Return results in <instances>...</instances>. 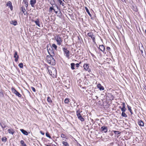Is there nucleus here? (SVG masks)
<instances>
[{
	"instance_id": "nucleus-1",
	"label": "nucleus",
	"mask_w": 146,
	"mask_h": 146,
	"mask_svg": "<svg viewBox=\"0 0 146 146\" xmlns=\"http://www.w3.org/2000/svg\"><path fill=\"white\" fill-rule=\"evenodd\" d=\"M54 38V40L56 41L57 44L58 45H62V43L63 41V38L61 35L56 34Z\"/></svg>"
},
{
	"instance_id": "nucleus-2",
	"label": "nucleus",
	"mask_w": 146,
	"mask_h": 146,
	"mask_svg": "<svg viewBox=\"0 0 146 146\" xmlns=\"http://www.w3.org/2000/svg\"><path fill=\"white\" fill-rule=\"evenodd\" d=\"M48 70L50 74L54 78H56L57 74L56 69L53 67H49Z\"/></svg>"
},
{
	"instance_id": "nucleus-3",
	"label": "nucleus",
	"mask_w": 146,
	"mask_h": 146,
	"mask_svg": "<svg viewBox=\"0 0 146 146\" xmlns=\"http://www.w3.org/2000/svg\"><path fill=\"white\" fill-rule=\"evenodd\" d=\"M46 59L49 64L52 65H55V60L53 57L48 55L46 56Z\"/></svg>"
},
{
	"instance_id": "nucleus-4",
	"label": "nucleus",
	"mask_w": 146,
	"mask_h": 146,
	"mask_svg": "<svg viewBox=\"0 0 146 146\" xmlns=\"http://www.w3.org/2000/svg\"><path fill=\"white\" fill-rule=\"evenodd\" d=\"M62 50L64 52V55L68 59H69L70 57V52L67 49V48H62Z\"/></svg>"
},
{
	"instance_id": "nucleus-5",
	"label": "nucleus",
	"mask_w": 146,
	"mask_h": 146,
	"mask_svg": "<svg viewBox=\"0 0 146 146\" xmlns=\"http://www.w3.org/2000/svg\"><path fill=\"white\" fill-rule=\"evenodd\" d=\"M11 90L12 92L19 97L21 98V95L15 88H11Z\"/></svg>"
},
{
	"instance_id": "nucleus-6",
	"label": "nucleus",
	"mask_w": 146,
	"mask_h": 146,
	"mask_svg": "<svg viewBox=\"0 0 146 146\" xmlns=\"http://www.w3.org/2000/svg\"><path fill=\"white\" fill-rule=\"evenodd\" d=\"M87 35L89 37H91L92 39L93 42H94V43H95V36L94 35H93V33L91 32L88 33L87 34Z\"/></svg>"
},
{
	"instance_id": "nucleus-7",
	"label": "nucleus",
	"mask_w": 146,
	"mask_h": 146,
	"mask_svg": "<svg viewBox=\"0 0 146 146\" xmlns=\"http://www.w3.org/2000/svg\"><path fill=\"white\" fill-rule=\"evenodd\" d=\"M52 50H51L50 49H49V50H48V53L49 54L50 56H52L53 57L54 56L55 54L53 50L52 49Z\"/></svg>"
},
{
	"instance_id": "nucleus-8",
	"label": "nucleus",
	"mask_w": 146,
	"mask_h": 146,
	"mask_svg": "<svg viewBox=\"0 0 146 146\" xmlns=\"http://www.w3.org/2000/svg\"><path fill=\"white\" fill-rule=\"evenodd\" d=\"M6 6L10 8L11 11L13 9V7L12 5L11 2L10 1H9L6 4Z\"/></svg>"
},
{
	"instance_id": "nucleus-9",
	"label": "nucleus",
	"mask_w": 146,
	"mask_h": 146,
	"mask_svg": "<svg viewBox=\"0 0 146 146\" xmlns=\"http://www.w3.org/2000/svg\"><path fill=\"white\" fill-rule=\"evenodd\" d=\"M84 69L86 70H88L89 72L91 71L90 69H88L89 67V65L88 64H85L83 66Z\"/></svg>"
},
{
	"instance_id": "nucleus-10",
	"label": "nucleus",
	"mask_w": 146,
	"mask_h": 146,
	"mask_svg": "<svg viewBox=\"0 0 146 146\" xmlns=\"http://www.w3.org/2000/svg\"><path fill=\"white\" fill-rule=\"evenodd\" d=\"M30 4L32 7H35V5L36 3V0H31Z\"/></svg>"
},
{
	"instance_id": "nucleus-11",
	"label": "nucleus",
	"mask_w": 146,
	"mask_h": 146,
	"mask_svg": "<svg viewBox=\"0 0 146 146\" xmlns=\"http://www.w3.org/2000/svg\"><path fill=\"white\" fill-rule=\"evenodd\" d=\"M101 130L104 133H106L108 131V128L106 126H103L101 127Z\"/></svg>"
},
{
	"instance_id": "nucleus-12",
	"label": "nucleus",
	"mask_w": 146,
	"mask_h": 146,
	"mask_svg": "<svg viewBox=\"0 0 146 146\" xmlns=\"http://www.w3.org/2000/svg\"><path fill=\"white\" fill-rule=\"evenodd\" d=\"M14 57L15 58V60L17 62L18 61L19 58V56L17 55V51L15 52L14 54Z\"/></svg>"
},
{
	"instance_id": "nucleus-13",
	"label": "nucleus",
	"mask_w": 146,
	"mask_h": 146,
	"mask_svg": "<svg viewBox=\"0 0 146 146\" xmlns=\"http://www.w3.org/2000/svg\"><path fill=\"white\" fill-rule=\"evenodd\" d=\"M97 87L100 91H102L104 90V88L103 86H102L100 84H98Z\"/></svg>"
},
{
	"instance_id": "nucleus-14",
	"label": "nucleus",
	"mask_w": 146,
	"mask_h": 146,
	"mask_svg": "<svg viewBox=\"0 0 146 146\" xmlns=\"http://www.w3.org/2000/svg\"><path fill=\"white\" fill-rule=\"evenodd\" d=\"M122 108H121V111L122 112H125L126 110V109L125 108V103L124 102L122 104Z\"/></svg>"
},
{
	"instance_id": "nucleus-15",
	"label": "nucleus",
	"mask_w": 146,
	"mask_h": 146,
	"mask_svg": "<svg viewBox=\"0 0 146 146\" xmlns=\"http://www.w3.org/2000/svg\"><path fill=\"white\" fill-rule=\"evenodd\" d=\"M36 24V25H37L39 27H40V21L38 19H37L36 21H33Z\"/></svg>"
},
{
	"instance_id": "nucleus-16",
	"label": "nucleus",
	"mask_w": 146,
	"mask_h": 146,
	"mask_svg": "<svg viewBox=\"0 0 146 146\" xmlns=\"http://www.w3.org/2000/svg\"><path fill=\"white\" fill-rule=\"evenodd\" d=\"M138 124L139 125L141 126H144V123L141 120H138Z\"/></svg>"
},
{
	"instance_id": "nucleus-17",
	"label": "nucleus",
	"mask_w": 146,
	"mask_h": 146,
	"mask_svg": "<svg viewBox=\"0 0 146 146\" xmlns=\"http://www.w3.org/2000/svg\"><path fill=\"white\" fill-rule=\"evenodd\" d=\"M20 131L24 135H28V132L24 130V129H21Z\"/></svg>"
},
{
	"instance_id": "nucleus-18",
	"label": "nucleus",
	"mask_w": 146,
	"mask_h": 146,
	"mask_svg": "<svg viewBox=\"0 0 146 146\" xmlns=\"http://www.w3.org/2000/svg\"><path fill=\"white\" fill-rule=\"evenodd\" d=\"M99 48L102 52H104L105 50V48L104 46L103 45H100Z\"/></svg>"
},
{
	"instance_id": "nucleus-19",
	"label": "nucleus",
	"mask_w": 146,
	"mask_h": 146,
	"mask_svg": "<svg viewBox=\"0 0 146 146\" xmlns=\"http://www.w3.org/2000/svg\"><path fill=\"white\" fill-rule=\"evenodd\" d=\"M21 10L24 15H26L27 14V13L26 11V10L24 7H21Z\"/></svg>"
},
{
	"instance_id": "nucleus-20",
	"label": "nucleus",
	"mask_w": 146,
	"mask_h": 146,
	"mask_svg": "<svg viewBox=\"0 0 146 146\" xmlns=\"http://www.w3.org/2000/svg\"><path fill=\"white\" fill-rule=\"evenodd\" d=\"M9 133L13 135L14 132L13 130L12 129H9L8 130Z\"/></svg>"
},
{
	"instance_id": "nucleus-21",
	"label": "nucleus",
	"mask_w": 146,
	"mask_h": 146,
	"mask_svg": "<svg viewBox=\"0 0 146 146\" xmlns=\"http://www.w3.org/2000/svg\"><path fill=\"white\" fill-rule=\"evenodd\" d=\"M47 101L50 104H51L52 103V102L51 98L49 96L47 97Z\"/></svg>"
},
{
	"instance_id": "nucleus-22",
	"label": "nucleus",
	"mask_w": 146,
	"mask_h": 146,
	"mask_svg": "<svg viewBox=\"0 0 146 146\" xmlns=\"http://www.w3.org/2000/svg\"><path fill=\"white\" fill-rule=\"evenodd\" d=\"M52 48H54V49L55 50H57V47L56 45L55 44L53 43L52 44Z\"/></svg>"
},
{
	"instance_id": "nucleus-23",
	"label": "nucleus",
	"mask_w": 146,
	"mask_h": 146,
	"mask_svg": "<svg viewBox=\"0 0 146 146\" xmlns=\"http://www.w3.org/2000/svg\"><path fill=\"white\" fill-rule=\"evenodd\" d=\"M10 23L11 24H13L14 25H17V21H11L10 22Z\"/></svg>"
},
{
	"instance_id": "nucleus-24",
	"label": "nucleus",
	"mask_w": 146,
	"mask_h": 146,
	"mask_svg": "<svg viewBox=\"0 0 146 146\" xmlns=\"http://www.w3.org/2000/svg\"><path fill=\"white\" fill-rule=\"evenodd\" d=\"M85 8L86 10V12L88 13V14L89 15V16H90V17H91L92 15L90 13L88 8L86 7H85Z\"/></svg>"
},
{
	"instance_id": "nucleus-25",
	"label": "nucleus",
	"mask_w": 146,
	"mask_h": 146,
	"mask_svg": "<svg viewBox=\"0 0 146 146\" xmlns=\"http://www.w3.org/2000/svg\"><path fill=\"white\" fill-rule=\"evenodd\" d=\"M71 66V68L72 70H73L75 69V64L74 63H71L70 64Z\"/></svg>"
},
{
	"instance_id": "nucleus-26",
	"label": "nucleus",
	"mask_w": 146,
	"mask_h": 146,
	"mask_svg": "<svg viewBox=\"0 0 146 146\" xmlns=\"http://www.w3.org/2000/svg\"><path fill=\"white\" fill-rule=\"evenodd\" d=\"M48 1L50 4L52 5L55 3V2L54 0H48Z\"/></svg>"
},
{
	"instance_id": "nucleus-27",
	"label": "nucleus",
	"mask_w": 146,
	"mask_h": 146,
	"mask_svg": "<svg viewBox=\"0 0 146 146\" xmlns=\"http://www.w3.org/2000/svg\"><path fill=\"white\" fill-rule=\"evenodd\" d=\"M23 2L25 4V7L27 8L28 6V2L27 0H23Z\"/></svg>"
},
{
	"instance_id": "nucleus-28",
	"label": "nucleus",
	"mask_w": 146,
	"mask_h": 146,
	"mask_svg": "<svg viewBox=\"0 0 146 146\" xmlns=\"http://www.w3.org/2000/svg\"><path fill=\"white\" fill-rule=\"evenodd\" d=\"M127 108H128V110L131 113V114H133V113H132V110L131 109V107L130 106H129L128 105H127Z\"/></svg>"
},
{
	"instance_id": "nucleus-29",
	"label": "nucleus",
	"mask_w": 146,
	"mask_h": 146,
	"mask_svg": "<svg viewBox=\"0 0 146 146\" xmlns=\"http://www.w3.org/2000/svg\"><path fill=\"white\" fill-rule=\"evenodd\" d=\"M110 97V98L109 100H113V96L111 94H109L108 96H107L106 97Z\"/></svg>"
},
{
	"instance_id": "nucleus-30",
	"label": "nucleus",
	"mask_w": 146,
	"mask_h": 146,
	"mask_svg": "<svg viewBox=\"0 0 146 146\" xmlns=\"http://www.w3.org/2000/svg\"><path fill=\"white\" fill-rule=\"evenodd\" d=\"M62 143L65 146H69V145L68 143L66 142L62 141Z\"/></svg>"
},
{
	"instance_id": "nucleus-31",
	"label": "nucleus",
	"mask_w": 146,
	"mask_h": 146,
	"mask_svg": "<svg viewBox=\"0 0 146 146\" xmlns=\"http://www.w3.org/2000/svg\"><path fill=\"white\" fill-rule=\"evenodd\" d=\"M0 125H1V126L2 127L3 129H4L5 128V127H7V126L6 125H5L4 123H1Z\"/></svg>"
},
{
	"instance_id": "nucleus-32",
	"label": "nucleus",
	"mask_w": 146,
	"mask_h": 146,
	"mask_svg": "<svg viewBox=\"0 0 146 146\" xmlns=\"http://www.w3.org/2000/svg\"><path fill=\"white\" fill-rule=\"evenodd\" d=\"M78 118L81 121H83L84 120V119L81 116L78 117Z\"/></svg>"
},
{
	"instance_id": "nucleus-33",
	"label": "nucleus",
	"mask_w": 146,
	"mask_h": 146,
	"mask_svg": "<svg viewBox=\"0 0 146 146\" xmlns=\"http://www.w3.org/2000/svg\"><path fill=\"white\" fill-rule=\"evenodd\" d=\"M69 102V99L68 98H66L64 101V102L66 104H67Z\"/></svg>"
},
{
	"instance_id": "nucleus-34",
	"label": "nucleus",
	"mask_w": 146,
	"mask_h": 146,
	"mask_svg": "<svg viewBox=\"0 0 146 146\" xmlns=\"http://www.w3.org/2000/svg\"><path fill=\"white\" fill-rule=\"evenodd\" d=\"M20 143L22 146H25V145H26V144L25 143L24 141L23 140H22L21 141Z\"/></svg>"
},
{
	"instance_id": "nucleus-35",
	"label": "nucleus",
	"mask_w": 146,
	"mask_h": 146,
	"mask_svg": "<svg viewBox=\"0 0 146 146\" xmlns=\"http://www.w3.org/2000/svg\"><path fill=\"white\" fill-rule=\"evenodd\" d=\"M53 9H54V8H53V6L52 7H50L49 10V12L50 13H51L52 11V10H53Z\"/></svg>"
},
{
	"instance_id": "nucleus-36",
	"label": "nucleus",
	"mask_w": 146,
	"mask_h": 146,
	"mask_svg": "<svg viewBox=\"0 0 146 146\" xmlns=\"http://www.w3.org/2000/svg\"><path fill=\"white\" fill-rule=\"evenodd\" d=\"M125 112H122L121 113V115L123 117H126L127 116L126 114H125Z\"/></svg>"
},
{
	"instance_id": "nucleus-37",
	"label": "nucleus",
	"mask_w": 146,
	"mask_h": 146,
	"mask_svg": "<svg viewBox=\"0 0 146 146\" xmlns=\"http://www.w3.org/2000/svg\"><path fill=\"white\" fill-rule=\"evenodd\" d=\"M113 131L116 134H119L121 133V132L119 131Z\"/></svg>"
},
{
	"instance_id": "nucleus-38",
	"label": "nucleus",
	"mask_w": 146,
	"mask_h": 146,
	"mask_svg": "<svg viewBox=\"0 0 146 146\" xmlns=\"http://www.w3.org/2000/svg\"><path fill=\"white\" fill-rule=\"evenodd\" d=\"M7 140V138L5 137H3L2 138V141L4 142H5Z\"/></svg>"
},
{
	"instance_id": "nucleus-39",
	"label": "nucleus",
	"mask_w": 146,
	"mask_h": 146,
	"mask_svg": "<svg viewBox=\"0 0 146 146\" xmlns=\"http://www.w3.org/2000/svg\"><path fill=\"white\" fill-rule=\"evenodd\" d=\"M18 66L21 68H22L23 67V64L22 63L19 64Z\"/></svg>"
},
{
	"instance_id": "nucleus-40",
	"label": "nucleus",
	"mask_w": 146,
	"mask_h": 146,
	"mask_svg": "<svg viewBox=\"0 0 146 146\" xmlns=\"http://www.w3.org/2000/svg\"><path fill=\"white\" fill-rule=\"evenodd\" d=\"M46 135L47 137H49V138H51V137L50 135H49V133H46Z\"/></svg>"
},
{
	"instance_id": "nucleus-41",
	"label": "nucleus",
	"mask_w": 146,
	"mask_h": 146,
	"mask_svg": "<svg viewBox=\"0 0 146 146\" xmlns=\"http://www.w3.org/2000/svg\"><path fill=\"white\" fill-rule=\"evenodd\" d=\"M31 88L32 89V90L34 92H36V90L35 89V88L33 87H31Z\"/></svg>"
},
{
	"instance_id": "nucleus-42",
	"label": "nucleus",
	"mask_w": 146,
	"mask_h": 146,
	"mask_svg": "<svg viewBox=\"0 0 146 146\" xmlns=\"http://www.w3.org/2000/svg\"><path fill=\"white\" fill-rule=\"evenodd\" d=\"M3 96V92L0 90V96Z\"/></svg>"
},
{
	"instance_id": "nucleus-43",
	"label": "nucleus",
	"mask_w": 146,
	"mask_h": 146,
	"mask_svg": "<svg viewBox=\"0 0 146 146\" xmlns=\"http://www.w3.org/2000/svg\"><path fill=\"white\" fill-rule=\"evenodd\" d=\"M76 115L78 117L81 116L80 113H77L76 114Z\"/></svg>"
},
{
	"instance_id": "nucleus-44",
	"label": "nucleus",
	"mask_w": 146,
	"mask_h": 146,
	"mask_svg": "<svg viewBox=\"0 0 146 146\" xmlns=\"http://www.w3.org/2000/svg\"><path fill=\"white\" fill-rule=\"evenodd\" d=\"M61 137L62 138H65V136L63 134H62L61 135Z\"/></svg>"
},
{
	"instance_id": "nucleus-45",
	"label": "nucleus",
	"mask_w": 146,
	"mask_h": 146,
	"mask_svg": "<svg viewBox=\"0 0 146 146\" xmlns=\"http://www.w3.org/2000/svg\"><path fill=\"white\" fill-rule=\"evenodd\" d=\"M58 15L60 17L62 16V13L60 11H59L58 13Z\"/></svg>"
},
{
	"instance_id": "nucleus-46",
	"label": "nucleus",
	"mask_w": 146,
	"mask_h": 146,
	"mask_svg": "<svg viewBox=\"0 0 146 146\" xmlns=\"http://www.w3.org/2000/svg\"><path fill=\"white\" fill-rule=\"evenodd\" d=\"M58 1H59L60 5H61L62 3V2L61 0H58Z\"/></svg>"
},
{
	"instance_id": "nucleus-47",
	"label": "nucleus",
	"mask_w": 146,
	"mask_h": 146,
	"mask_svg": "<svg viewBox=\"0 0 146 146\" xmlns=\"http://www.w3.org/2000/svg\"><path fill=\"white\" fill-rule=\"evenodd\" d=\"M75 65L76 66V67H78L79 66V63H77L75 64Z\"/></svg>"
},
{
	"instance_id": "nucleus-48",
	"label": "nucleus",
	"mask_w": 146,
	"mask_h": 146,
	"mask_svg": "<svg viewBox=\"0 0 146 146\" xmlns=\"http://www.w3.org/2000/svg\"><path fill=\"white\" fill-rule=\"evenodd\" d=\"M106 49L108 51H110L111 49L109 47H107Z\"/></svg>"
},
{
	"instance_id": "nucleus-49",
	"label": "nucleus",
	"mask_w": 146,
	"mask_h": 146,
	"mask_svg": "<svg viewBox=\"0 0 146 146\" xmlns=\"http://www.w3.org/2000/svg\"><path fill=\"white\" fill-rule=\"evenodd\" d=\"M80 113V112L79 109L77 110L76 111V114L77 113Z\"/></svg>"
},
{
	"instance_id": "nucleus-50",
	"label": "nucleus",
	"mask_w": 146,
	"mask_h": 146,
	"mask_svg": "<svg viewBox=\"0 0 146 146\" xmlns=\"http://www.w3.org/2000/svg\"><path fill=\"white\" fill-rule=\"evenodd\" d=\"M40 133L42 135H44V133H43L42 131H40Z\"/></svg>"
},
{
	"instance_id": "nucleus-51",
	"label": "nucleus",
	"mask_w": 146,
	"mask_h": 146,
	"mask_svg": "<svg viewBox=\"0 0 146 146\" xmlns=\"http://www.w3.org/2000/svg\"><path fill=\"white\" fill-rule=\"evenodd\" d=\"M61 5H62V6H64V5H65V4H64V3H62V4Z\"/></svg>"
},
{
	"instance_id": "nucleus-52",
	"label": "nucleus",
	"mask_w": 146,
	"mask_h": 146,
	"mask_svg": "<svg viewBox=\"0 0 146 146\" xmlns=\"http://www.w3.org/2000/svg\"><path fill=\"white\" fill-rule=\"evenodd\" d=\"M123 2H124L125 1V0H121Z\"/></svg>"
},
{
	"instance_id": "nucleus-53",
	"label": "nucleus",
	"mask_w": 146,
	"mask_h": 146,
	"mask_svg": "<svg viewBox=\"0 0 146 146\" xmlns=\"http://www.w3.org/2000/svg\"><path fill=\"white\" fill-rule=\"evenodd\" d=\"M55 13H56V14H57V13H58V11H55Z\"/></svg>"
},
{
	"instance_id": "nucleus-54",
	"label": "nucleus",
	"mask_w": 146,
	"mask_h": 146,
	"mask_svg": "<svg viewBox=\"0 0 146 146\" xmlns=\"http://www.w3.org/2000/svg\"><path fill=\"white\" fill-rule=\"evenodd\" d=\"M119 108L121 109V108H122L121 107V106H120L119 107Z\"/></svg>"
},
{
	"instance_id": "nucleus-55",
	"label": "nucleus",
	"mask_w": 146,
	"mask_h": 146,
	"mask_svg": "<svg viewBox=\"0 0 146 146\" xmlns=\"http://www.w3.org/2000/svg\"><path fill=\"white\" fill-rule=\"evenodd\" d=\"M141 54H142L143 53V51L142 50H141Z\"/></svg>"
},
{
	"instance_id": "nucleus-56",
	"label": "nucleus",
	"mask_w": 146,
	"mask_h": 146,
	"mask_svg": "<svg viewBox=\"0 0 146 146\" xmlns=\"http://www.w3.org/2000/svg\"><path fill=\"white\" fill-rule=\"evenodd\" d=\"M91 121H92V122H93V119H91Z\"/></svg>"
},
{
	"instance_id": "nucleus-57",
	"label": "nucleus",
	"mask_w": 146,
	"mask_h": 146,
	"mask_svg": "<svg viewBox=\"0 0 146 146\" xmlns=\"http://www.w3.org/2000/svg\"><path fill=\"white\" fill-rule=\"evenodd\" d=\"M53 10L54 11V12H55V11H55V10L54 9H53Z\"/></svg>"
},
{
	"instance_id": "nucleus-58",
	"label": "nucleus",
	"mask_w": 146,
	"mask_h": 146,
	"mask_svg": "<svg viewBox=\"0 0 146 146\" xmlns=\"http://www.w3.org/2000/svg\"><path fill=\"white\" fill-rule=\"evenodd\" d=\"M56 7H57V9H58V6H56Z\"/></svg>"
},
{
	"instance_id": "nucleus-59",
	"label": "nucleus",
	"mask_w": 146,
	"mask_h": 146,
	"mask_svg": "<svg viewBox=\"0 0 146 146\" xmlns=\"http://www.w3.org/2000/svg\"><path fill=\"white\" fill-rule=\"evenodd\" d=\"M46 146H51L49 145H46Z\"/></svg>"
},
{
	"instance_id": "nucleus-60",
	"label": "nucleus",
	"mask_w": 146,
	"mask_h": 146,
	"mask_svg": "<svg viewBox=\"0 0 146 146\" xmlns=\"http://www.w3.org/2000/svg\"><path fill=\"white\" fill-rule=\"evenodd\" d=\"M145 33H146V30H145Z\"/></svg>"
},
{
	"instance_id": "nucleus-61",
	"label": "nucleus",
	"mask_w": 146,
	"mask_h": 146,
	"mask_svg": "<svg viewBox=\"0 0 146 146\" xmlns=\"http://www.w3.org/2000/svg\"><path fill=\"white\" fill-rule=\"evenodd\" d=\"M64 2V0H62Z\"/></svg>"
}]
</instances>
